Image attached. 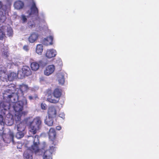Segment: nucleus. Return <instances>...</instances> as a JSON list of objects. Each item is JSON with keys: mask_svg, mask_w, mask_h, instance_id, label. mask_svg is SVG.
Masks as SVG:
<instances>
[{"mask_svg": "<svg viewBox=\"0 0 159 159\" xmlns=\"http://www.w3.org/2000/svg\"><path fill=\"white\" fill-rule=\"evenodd\" d=\"M29 137L33 139V140H34V138L32 136H29ZM34 142V141H33ZM35 148L34 145V143H33V145H32L31 147L29 146V145H27L26 147L27 149L24 152L23 156L24 159H33V152H35L32 149V147Z\"/></svg>", "mask_w": 159, "mask_h": 159, "instance_id": "423d86ee", "label": "nucleus"}, {"mask_svg": "<svg viewBox=\"0 0 159 159\" xmlns=\"http://www.w3.org/2000/svg\"><path fill=\"white\" fill-rule=\"evenodd\" d=\"M3 117L0 114V130L2 131L3 130L4 127V123L3 121Z\"/></svg>", "mask_w": 159, "mask_h": 159, "instance_id": "c756f323", "label": "nucleus"}, {"mask_svg": "<svg viewBox=\"0 0 159 159\" xmlns=\"http://www.w3.org/2000/svg\"><path fill=\"white\" fill-rule=\"evenodd\" d=\"M39 35L36 32L32 33L28 38V41L31 43H33L36 41L39 37Z\"/></svg>", "mask_w": 159, "mask_h": 159, "instance_id": "2eb2a0df", "label": "nucleus"}, {"mask_svg": "<svg viewBox=\"0 0 159 159\" xmlns=\"http://www.w3.org/2000/svg\"><path fill=\"white\" fill-rule=\"evenodd\" d=\"M25 76L22 70H19L17 74V77L20 79H22Z\"/></svg>", "mask_w": 159, "mask_h": 159, "instance_id": "7c9ffc66", "label": "nucleus"}, {"mask_svg": "<svg viewBox=\"0 0 159 159\" xmlns=\"http://www.w3.org/2000/svg\"><path fill=\"white\" fill-rule=\"evenodd\" d=\"M17 77V74L14 72H11L8 75V78L9 81H12L16 79Z\"/></svg>", "mask_w": 159, "mask_h": 159, "instance_id": "bb28decb", "label": "nucleus"}, {"mask_svg": "<svg viewBox=\"0 0 159 159\" xmlns=\"http://www.w3.org/2000/svg\"><path fill=\"white\" fill-rule=\"evenodd\" d=\"M21 70L26 76H28L31 74V70L28 66H23Z\"/></svg>", "mask_w": 159, "mask_h": 159, "instance_id": "412c9836", "label": "nucleus"}, {"mask_svg": "<svg viewBox=\"0 0 159 159\" xmlns=\"http://www.w3.org/2000/svg\"><path fill=\"white\" fill-rule=\"evenodd\" d=\"M48 116L54 118L56 116L57 111L56 107L54 106H50L48 109Z\"/></svg>", "mask_w": 159, "mask_h": 159, "instance_id": "4468645a", "label": "nucleus"}, {"mask_svg": "<svg viewBox=\"0 0 159 159\" xmlns=\"http://www.w3.org/2000/svg\"><path fill=\"white\" fill-rule=\"evenodd\" d=\"M20 89L18 90L17 93H11L12 95L11 98H10L11 102H15V101L18 100L19 97H21L23 95L24 93L26 92L28 89V86L26 85L22 84L19 87Z\"/></svg>", "mask_w": 159, "mask_h": 159, "instance_id": "39448f33", "label": "nucleus"}, {"mask_svg": "<svg viewBox=\"0 0 159 159\" xmlns=\"http://www.w3.org/2000/svg\"><path fill=\"white\" fill-rule=\"evenodd\" d=\"M9 53L8 52L7 49L3 48L2 50V55L3 57L6 58L9 55Z\"/></svg>", "mask_w": 159, "mask_h": 159, "instance_id": "c85d7f7f", "label": "nucleus"}, {"mask_svg": "<svg viewBox=\"0 0 159 159\" xmlns=\"http://www.w3.org/2000/svg\"><path fill=\"white\" fill-rule=\"evenodd\" d=\"M37 98V96H35L34 97H32V96H30L29 97V99L30 100L34 99H36Z\"/></svg>", "mask_w": 159, "mask_h": 159, "instance_id": "e433bc0d", "label": "nucleus"}, {"mask_svg": "<svg viewBox=\"0 0 159 159\" xmlns=\"http://www.w3.org/2000/svg\"><path fill=\"white\" fill-rule=\"evenodd\" d=\"M5 31L2 27L0 29V39L2 40L5 37Z\"/></svg>", "mask_w": 159, "mask_h": 159, "instance_id": "2f4dec72", "label": "nucleus"}, {"mask_svg": "<svg viewBox=\"0 0 159 159\" xmlns=\"http://www.w3.org/2000/svg\"><path fill=\"white\" fill-rule=\"evenodd\" d=\"M10 104L7 102H0V112L5 114V111L9 109Z\"/></svg>", "mask_w": 159, "mask_h": 159, "instance_id": "ddd939ff", "label": "nucleus"}, {"mask_svg": "<svg viewBox=\"0 0 159 159\" xmlns=\"http://www.w3.org/2000/svg\"><path fill=\"white\" fill-rule=\"evenodd\" d=\"M23 131H18L16 134V137L17 139H20L23 137L24 135Z\"/></svg>", "mask_w": 159, "mask_h": 159, "instance_id": "473e14b6", "label": "nucleus"}, {"mask_svg": "<svg viewBox=\"0 0 159 159\" xmlns=\"http://www.w3.org/2000/svg\"><path fill=\"white\" fill-rule=\"evenodd\" d=\"M28 26L29 28H32L35 26V23L33 21H30L28 23Z\"/></svg>", "mask_w": 159, "mask_h": 159, "instance_id": "72a5a7b5", "label": "nucleus"}, {"mask_svg": "<svg viewBox=\"0 0 159 159\" xmlns=\"http://www.w3.org/2000/svg\"><path fill=\"white\" fill-rule=\"evenodd\" d=\"M46 65L42 60H39L38 62L34 61L31 64L30 66L31 69L34 71L38 70L40 66L44 67Z\"/></svg>", "mask_w": 159, "mask_h": 159, "instance_id": "0eeeda50", "label": "nucleus"}, {"mask_svg": "<svg viewBox=\"0 0 159 159\" xmlns=\"http://www.w3.org/2000/svg\"><path fill=\"white\" fill-rule=\"evenodd\" d=\"M8 11L6 12L5 13V12L3 11L0 12V22L3 23L5 21L6 19V17L5 15L6 13Z\"/></svg>", "mask_w": 159, "mask_h": 159, "instance_id": "cd10ccee", "label": "nucleus"}, {"mask_svg": "<svg viewBox=\"0 0 159 159\" xmlns=\"http://www.w3.org/2000/svg\"><path fill=\"white\" fill-rule=\"evenodd\" d=\"M59 117L64 119L65 118V115L64 113H60L59 115Z\"/></svg>", "mask_w": 159, "mask_h": 159, "instance_id": "4c0bfd02", "label": "nucleus"}, {"mask_svg": "<svg viewBox=\"0 0 159 159\" xmlns=\"http://www.w3.org/2000/svg\"><path fill=\"white\" fill-rule=\"evenodd\" d=\"M4 31L5 32V30H6V32L7 33V34L9 36H12L13 34V31L12 28L10 27H7V26L3 27Z\"/></svg>", "mask_w": 159, "mask_h": 159, "instance_id": "b1692460", "label": "nucleus"}, {"mask_svg": "<svg viewBox=\"0 0 159 159\" xmlns=\"http://www.w3.org/2000/svg\"><path fill=\"white\" fill-rule=\"evenodd\" d=\"M49 93H51V91L50 90H49Z\"/></svg>", "mask_w": 159, "mask_h": 159, "instance_id": "a19ab883", "label": "nucleus"}, {"mask_svg": "<svg viewBox=\"0 0 159 159\" xmlns=\"http://www.w3.org/2000/svg\"><path fill=\"white\" fill-rule=\"evenodd\" d=\"M8 75L6 74V70H1L0 72V79L1 80L4 82H7L9 80L8 78Z\"/></svg>", "mask_w": 159, "mask_h": 159, "instance_id": "a211bd4d", "label": "nucleus"}, {"mask_svg": "<svg viewBox=\"0 0 159 159\" xmlns=\"http://www.w3.org/2000/svg\"><path fill=\"white\" fill-rule=\"evenodd\" d=\"M14 137L13 133L10 131H9L7 134H4L2 136L3 141L7 143H9L12 142V143L14 144Z\"/></svg>", "mask_w": 159, "mask_h": 159, "instance_id": "6e6552de", "label": "nucleus"}, {"mask_svg": "<svg viewBox=\"0 0 159 159\" xmlns=\"http://www.w3.org/2000/svg\"><path fill=\"white\" fill-rule=\"evenodd\" d=\"M57 54L56 50L54 49H48L46 51L45 54L46 57L48 59H51L56 57Z\"/></svg>", "mask_w": 159, "mask_h": 159, "instance_id": "9d476101", "label": "nucleus"}, {"mask_svg": "<svg viewBox=\"0 0 159 159\" xmlns=\"http://www.w3.org/2000/svg\"><path fill=\"white\" fill-rule=\"evenodd\" d=\"M41 121L39 117L34 118L30 122L29 128V132L31 134H35L40 128L41 124Z\"/></svg>", "mask_w": 159, "mask_h": 159, "instance_id": "20e7f679", "label": "nucleus"}, {"mask_svg": "<svg viewBox=\"0 0 159 159\" xmlns=\"http://www.w3.org/2000/svg\"><path fill=\"white\" fill-rule=\"evenodd\" d=\"M43 51V47L41 44L37 45L36 48V52L39 55H41Z\"/></svg>", "mask_w": 159, "mask_h": 159, "instance_id": "393cba45", "label": "nucleus"}, {"mask_svg": "<svg viewBox=\"0 0 159 159\" xmlns=\"http://www.w3.org/2000/svg\"><path fill=\"white\" fill-rule=\"evenodd\" d=\"M23 49L26 51H28L29 50V47L28 45H25L23 47Z\"/></svg>", "mask_w": 159, "mask_h": 159, "instance_id": "c9c22d12", "label": "nucleus"}, {"mask_svg": "<svg viewBox=\"0 0 159 159\" xmlns=\"http://www.w3.org/2000/svg\"><path fill=\"white\" fill-rule=\"evenodd\" d=\"M53 117H51L48 116V117H47L45 120V124L48 126H52L53 123Z\"/></svg>", "mask_w": 159, "mask_h": 159, "instance_id": "a878e982", "label": "nucleus"}, {"mask_svg": "<svg viewBox=\"0 0 159 159\" xmlns=\"http://www.w3.org/2000/svg\"><path fill=\"white\" fill-rule=\"evenodd\" d=\"M41 108L42 109H46V105L45 103H42L41 105Z\"/></svg>", "mask_w": 159, "mask_h": 159, "instance_id": "f704fd0d", "label": "nucleus"}, {"mask_svg": "<svg viewBox=\"0 0 159 159\" xmlns=\"http://www.w3.org/2000/svg\"><path fill=\"white\" fill-rule=\"evenodd\" d=\"M8 3L7 5H2V2H0V12L4 11L5 13L6 12L9 11L10 10V4L12 0H6Z\"/></svg>", "mask_w": 159, "mask_h": 159, "instance_id": "9b49d317", "label": "nucleus"}, {"mask_svg": "<svg viewBox=\"0 0 159 159\" xmlns=\"http://www.w3.org/2000/svg\"><path fill=\"white\" fill-rule=\"evenodd\" d=\"M53 95L55 98L59 99L61 95V90L58 88L56 89L53 92Z\"/></svg>", "mask_w": 159, "mask_h": 159, "instance_id": "aec40b11", "label": "nucleus"}, {"mask_svg": "<svg viewBox=\"0 0 159 159\" xmlns=\"http://www.w3.org/2000/svg\"><path fill=\"white\" fill-rule=\"evenodd\" d=\"M59 61L60 63V65H62V61L60 60H59Z\"/></svg>", "mask_w": 159, "mask_h": 159, "instance_id": "ea45409f", "label": "nucleus"}, {"mask_svg": "<svg viewBox=\"0 0 159 159\" xmlns=\"http://www.w3.org/2000/svg\"><path fill=\"white\" fill-rule=\"evenodd\" d=\"M48 134L49 139L52 141H54L56 138V133L55 129L52 128H51Z\"/></svg>", "mask_w": 159, "mask_h": 159, "instance_id": "dca6fc26", "label": "nucleus"}, {"mask_svg": "<svg viewBox=\"0 0 159 159\" xmlns=\"http://www.w3.org/2000/svg\"><path fill=\"white\" fill-rule=\"evenodd\" d=\"M55 67L53 65H49L47 66L44 70V74L46 76H49L52 74L55 71Z\"/></svg>", "mask_w": 159, "mask_h": 159, "instance_id": "1a4fd4ad", "label": "nucleus"}, {"mask_svg": "<svg viewBox=\"0 0 159 159\" xmlns=\"http://www.w3.org/2000/svg\"><path fill=\"white\" fill-rule=\"evenodd\" d=\"M16 89V86L13 84H11L8 85H3L2 89V91L3 95V98L4 100H7L8 102L4 101L2 102L8 103L10 104L9 107L12 106H13L14 109L16 112L15 116V121H19L20 120V118L22 116L25 115L27 112L22 111L23 106L27 104V100L25 98L23 97L22 100L15 102L11 101L10 98L12 95L11 93H13ZM9 109L8 110H9Z\"/></svg>", "mask_w": 159, "mask_h": 159, "instance_id": "f257e3e1", "label": "nucleus"}, {"mask_svg": "<svg viewBox=\"0 0 159 159\" xmlns=\"http://www.w3.org/2000/svg\"><path fill=\"white\" fill-rule=\"evenodd\" d=\"M34 145L35 148L32 147V149L35 153L37 155L43 154V159H52V153L55 150V144L48 147L47 144L45 142L42 144V149L38 148V145L39 144V136L35 135L34 140Z\"/></svg>", "mask_w": 159, "mask_h": 159, "instance_id": "f03ea898", "label": "nucleus"}, {"mask_svg": "<svg viewBox=\"0 0 159 159\" xmlns=\"http://www.w3.org/2000/svg\"><path fill=\"white\" fill-rule=\"evenodd\" d=\"M32 2V5L30 10L28 11L26 13L28 16H26L24 14L20 16V19L23 23H25L27 21V18L28 16L34 17L36 18L38 16V10L36 7L35 3L34 0H30Z\"/></svg>", "mask_w": 159, "mask_h": 159, "instance_id": "7ed1b4c3", "label": "nucleus"}, {"mask_svg": "<svg viewBox=\"0 0 159 159\" xmlns=\"http://www.w3.org/2000/svg\"><path fill=\"white\" fill-rule=\"evenodd\" d=\"M53 37L52 36H50L42 39L41 40V42L43 44L46 46L52 45L53 44Z\"/></svg>", "mask_w": 159, "mask_h": 159, "instance_id": "f8f14e48", "label": "nucleus"}, {"mask_svg": "<svg viewBox=\"0 0 159 159\" xmlns=\"http://www.w3.org/2000/svg\"><path fill=\"white\" fill-rule=\"evenodd\" d=\"M61 127L60 126H57L56 127V129L57 130H59L61 129Z\"/></svg>", "mask_w": 159, "mask_h": 159, "instance_id": "58836bf2", "label": "nucleus"}, {"mask_svg": "<svg viewBox=\"0 0 159 159\" xmlns=\"http://www.w3.org/2000/svg\"><path fill=\"white\" fill-rule=\"evenodd\" d=\"M64 72H61L58 74L57 80L59 83L61 84H63L65 82Z\"/></svg>", "mask_w": 159, "mask_h": 159, "instance_id": "6ab92c4d", "label": "nucleus"}, {"mask_svg": "<svg viewBox=\"0 0 159 159\" xmlns=\"http://www.w3.org/2000/svg\"><path fill=\"white\" fill-rule=\"evenodd\" d=\"M14 8L17 10L22 9L24 7V4L23 2L20 0H17L14 3Z\"/></svg>", "mask_w": 159, "mask_h": 159, "instance_id": "f3484780", "label": "nucleus"}, {"mask_svg": "<svg viewBox=\"0 0 159 159\" xmlns=\"http://www.w3.org/2000/svg\"><path fill=\"white\" fill-rule=\"evenodd\" d=\"M48 95L47 97V100L49 102L54 103H56L58 102L59 100V99L55 98L54 96L52 97V96L49 95L48 94Z\"/></svg>", "mask_w": 159, "mask_h": 159, "instance_id": "5701e85b", "label": "nucleus"}, {"mask_svg": "<svg viewBox=\"0 0 159 159\" xmlns=\"http://www.w3.org/2000/svg\"><path fill=\"white\" fill-rule=\"evenodd\" d=\"M17 121V129L18 131H24L25 129V126L23 123L19 122L20 121Z\"/></svg>", "mask_w": 159, "mask_h": 159, "instance_id": "4be33fe9", "label": "nucleus"}]
</instances>
